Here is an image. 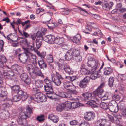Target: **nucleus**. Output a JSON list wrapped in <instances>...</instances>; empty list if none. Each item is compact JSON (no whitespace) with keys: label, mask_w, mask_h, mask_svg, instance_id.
I'll list each match as a JSON object with an SVG mask.
<instances>
[{"label":"nucleus","mask_w":126,"mask_h":126,"mask_svg":"<svg viewBox=\"0 0 126 126\" xmlns=\"http://www.w3.org/2000/svg\"><path fill=\"white\" fill-rule=\"evenodd\" d=\"M11 88L13 91L16 93L18 94V92L20 91V88L18 85H15L11 87Z\"/></svg>","instance_id":"58836bf2"},{"label":"nucleus","mask_w":126,"mask_h":126,"mask_svg":"<svg viewBox=\"0 0 126 126\" xmlns=\"http://www.w3.org/2000/svg\"><path fill=\"white\" fill-rule=\"evenodd\" d=\"M60 79L63 80V78L58 73L56 72V76H51V79L53 82L57 86H59L61 83Z\"/></svg>","instance_id":"39448f33"},{"label":"nucleus","mask_w":126,"mask_h":126,"mask_svg":"<svg viewBox=\"0 0 126 126\" xmlns=\"http://www.w3.org/2000/svg\"><path fill=\"white\" fill-rule=\"evenodd\" d=\"M28 77V75L26 73H22L20 75V78L23 80H24Z\"/></svg>","instance_id":"4d7b16f0"},{"label":"nucleus","mask_w":126,"mask_h":126,"mask_svg":"<svg viewBox=\"0 0 126 126\" xmlns=\"http://www.w3.org/2000/svg\"><path fill=\"white\" fill-rule=\"evenodd\" d=\"M110 30L116 33H120L122 31L121 29L115 25H113L111 27Z\"/></svg>","instance_id":"b1692460"},{"label":"nucleus","mask_w":126,"mask_h":126,"mask_svg":"<svg viewBox=\"0 0 126 126\" xmlns=\"http://www.w3.org/2000/svg\"><path fill=\"white\" fill-rule=\"evenodd\" d=\"M64 41V39L63 38L57 36L55 38L54 43L60 45Z\"/></svg>","instance_id":"cd10ccee"},{"label":"nucleus","mask_w":126,"mask_h":126,"mask_svg":"<svg viewBox=\"0 0 126 126\" xmlns=\"http://www.w3.org/2000/svg\"><path fill=\"white\" fill-rule=\"evenodd\" d=\"M53 93H49L48 92L46 94H47V97L48 98L51 99H53L54 98L52 95H53Z\"/></svg>","instance_id":"0e129e2a"},{"label":"nucleus","mask_w":126,"mask_h":126,"mask_svg":"<svg viewBox=\"0 0 126 126\" xmlns=\"http://www.w3.org/2000/svg\"><path fill=\"white\" fill-rule=\"evenodd\" d=\"M17 39H16L14 41H12V44L13 46L14 47L17 46H18V43L16 40Z\"/></svg>","instance_id":"680f3d73"},{"label":"nucleus","mask_w":126,"mask_h":126,"mask_svg":"<svg viewBox=\"0 0 126 126\" xmlns=\"http://www.w3.org/2000/svg\"><path fill=\"white\" fill-rule=\"evenodd\" d=\"M109 109L111 112L116 113L118 111V107L117 105V106L111 107L109 108Z\"/></svg>","instance_id":"a19ab883"},{"label":"nucleus","mask_w":126,"mask_h":126,"mask_svg":"<svg viewBox=\"0 0 126 126\" xmlns=\"http://www.w3.org/2000/svg\"><path fill=\"white\" fill-rule=\"evenodd\" d=\"M113 3L112 2H110L109 3H105L102 4V6L103 9L106 10H108L111 8L113 6Z\"/></svg>","instance_id":"6ab92c4d"},{"label":"nucleus","mask_w":126,"mask_h":126,"mask_svg":"<svg viewBox=\"0 0 126 126\" xmlns=\"http://www.w3.org/2000/svg\"><path fill=\"white\" fill-rule=\"evenodd\" d=\"M99 105L100 107L103 109L105 110L109 109V105L107 103L102 102Z\"/></svg>","instance_id":"ea45409f"},{"label":"nucleus","mask_w":126,"mask_h":126,"mask_svg":"<svg viewBox=\"0 0 126 126\" xmlns=\"http://www.w3.org/2000/svg\"><path fill=\"white\" fill-rule=\"evenodd\" d=\"M112 97L113 99L117 101L119 100L120 98V96L119 95L117 94H114L112 95Z\"/></svg>","instance_id":"5fc2aeb1"},{"label":"nucleus","mask_w":126,"mask_h":126,"mask_svg":"<svg viewBox=\"0 0 126 126\" xmlns=\"http://www.w3.org/2000/svg\"><path fill=\"white\" fill-rule=\"evenodd\" d=\"M3 74L5 78L9 79L13 76L14 73L12 71H3Z\"/></svg>","instance_id":"412c9836"},{"label":"nucleus","mask_w":126,"mask_h":126,"mask_svg":"<svg viewBox=\"0 0 126 126\" xmlns=\"http://www.w3.org/2000/svg\"><path fill=\"white\" fill-rule=\"evenodd\" d=\"M74 99L75 101L71 102V109H75L80 106L79 103L77 102L79 101V99L77 98Z\"/></svg>","instance_id":"bb28decb"},{"label":"nucleus","mask_w":126,"mask_h":126,"mask_svg":"<svg viewBox=\"0 0 126 126\" xmlns=\"http://www.w3.org/2000/svg\"><path fill=\"white\" fill-rule=\"evenodd\" d=\"M59 96L62 98H69L71 96V94L65 92H63L60 93Z\"/></svg>","instance_id":"72a5a7b5"},{"label":"nucleus","mask_w":126,"mask_h":126,"mask_svg":"<svg viewBox=\"0 0 126 126\" xmlns=\"http://www.w3.org/2000/svg\"><path fill=\"white\" fill-rule=\"evenodd\" d=\"M24 82L27 84H29L31 82V79L30 77H28L25 79L24 80Z\"/></svg>","instance_id":"052dcab7"},{"label":"nucleus","mask_w":126,"mask_h":126,"mask_svg":"<svg viewBox=\"0 0 126 126\" xmlns=\"http://www.w3.org/2000/svg\"><path fill=\"white\" fill-rule=\"evenodd\" d=\"M64 10L62 11V14L63 15H68L70 12V10L68 9L65 8L64 9Z\"/></svg>","instance_id":"6e6d98bb"},{"label":"nucleus","mask_w":126,"mask_h":126,"mask_svg":"<svg viewBox=\"0 0 126 126\" xmlns=\"http://www.w3.org/2000/svg\"><path fill=\"white\" fill-rule=\"evenodd\" d=\"M102 100H105L108 99V95L107 94H105L103 96L101 95V97H100Z\"/></svg>","instance_id":"69168bd1"},{"label":"nucleus","mask_w":126,"mask_h":126,"mask_svg":"<svg viewBox=\"0 0 126 126\" xmlns=\"http://www.w3.org/2000/svg\"><path fill=\"white\" fill-rule=\"evenodd\" d=\"M63 105L64 109H65L67 108L71 109V103L70 102L67 101L63 103Z\"/></svg>","instance_id":"37998d69"},{"label":"nucleus","mask_w":126,"mask_h":126,"mask_svg":"<svg viewBox=\"0 0 126 126\" xmlns=\"http://www.w3.org/2000/svg\"><path fill=\"white\" fill-rule=\"evenodd\" d=\"M44 81L46 85H49L50 84V85H52V84L51 80L48 77H46L44 79Z\"/></svg>","instance_id":"8fccbe9b"},{"label":"nucleus","mask_w":126,"mask_h":126,"mask_svg":"<svg viewBox=\"0 0 126 126\" xmlns=\"http://www.w3.org/2000/svg\"><path fill=\"white\" fill-rule=\"evenodd\" d=\"M32 92L33 93V100L39 99L41 95L42 94V93H40L39 90L36 88H33Z\"/></svg>","instance_id":"2eb2a0df"},{"label":"nucleus","mask_w":126,"mask_h":126,"mask_svg":"<svg viewBox=\"0 0 126 126\" xmlns=\"http://www.w3.org/2000/svg\"><path fill=\"white\" fill-rule=\"evenodd\" d=\"M114 79V78L113 77H110L109 78L108 83L109 86L111 87L113 86Z\"/></svg>","instance_id":"a18cd8bd"},{"label":"nucleus","mask_w":126,"mask_h":126,"mask_svg":"<svg viewBox=\"0 0 126 126\" xmlns=\"http://www.w3.org/2000/svg\"><path fill=\"white\" fill-rule=\"evenodd\" d=\"M43 40V38L37 37L36 39V46L37 49H39L40 47Z\"/></svg>","instance_id":"2f4dec72"},{"label":"nucleus","mask_w":126,"mask_h":126,"mask_svg":"<svg viewBox=\"0 0 126 126\" xmlns=\"http://www.w3.org/2000/svg\"><path fill=\"white\" fill-rule=\"evenodd\" d=\"M104 83H102L96 90L94 92L93 94L94 96H98L99 97H101V95L104 91L103 87L104 86Z\"/></svg>","instance_id":"1a4fd4ad"},{"label":"nucleus","mask_w":126,"mask_h":126,"mask_svg":"<svg viewBox=\"0 0 126 126\" xmlns=\"http://www.w3.org/2000/svg\"><path fill=\"white\" fill-rule=\"evenodd\" d=\"M27 118V114L23 112H20L17 120L18 124L21 125L27 126V122L26 119Z\"/></svg>","instance_id":"20e7f679"},{"label":"nucleus","mask_w":126,"mask_h":126,"mask_svg":"<svg viewBox=\"0 0 126 126\" xmlns=\"http://www.w3.org/2000/svg\"><path fill=\"white\" fill-rule=\"evenodd\" d=\"M70 49L69 50L65 55L66 59L69 61L71 60L73 57V55Z\"/></svg>","instance_id":"a878e982"},{"label":"nucleus","mask_w":126,"mask_h":126,"mask_svg":"<svg viewBox=\"0 0 126 126\" xmlns=\"http://www.w3.org/2000/svg\"><path fill=\"white\" fill-rule=\"evenodd\" d=\"M36 120L39 122H42L45 120L44 116L43 114L39 115L37 117Z\"/></svg>","instance_id":"3c124183"},{"label":"nucleus","mask_w":126,"mask_h":126,"mask_svg":"<svg viewBox=\"0 0 126 126\" xmlns=\"http://www.w3.org/2000/svg\"><path fill=\"white\" fill-rule=\"evenodd\" d=\"M64 109L63 105V103L58 105L56 107V110L58 112H60Z\"/></svg>","instance_id":"49530a36"},{"label":"nucleus","mask_w":126,"mask_h":126,"mask_svg":"<svg viewBox=\"0 0 126 126\" xmlns=\"http://www.w3.org/2000/svg\"><path fill=\"white\" fill-rule=\"evenodd\" d=\"M55 38V36L54 35H48L45 36L44 39L46 42L49 44H54Z\"/></svg>","instance_id":"4468645a"},{"label":"nucleus","mask_w":126,"mask_h":126,"mask_svg":"<svg viewBox=\"0 0 126 126\" xmlns=\"http://www.w3.org/2000/svg\"><path fill=\"white\" fill-rule=\"evenodd\" d=\"M44 89L45 91L47 93H52L53 92V90L52 88V85H46L44 86Z\"/></svg>","instance_id":"5701e85b"},{"label":"nucleus","mask_w":126,"mask_h":126,"mask_svg":"<svg viewBox=\"0 0 126 126\" xmlns=\"http://www.w3.org/2000/svg\"><path fill=\"white\" fill-rule=\"evenodd\" d=\"M92 99H91L92 102L90 101H87V104L91 106L92 107L95 108H97L98 106L95 105V104L97 105H99L100 102L99 101V100L96 97H92Z\"/></svg>","instance_id":"9b49d317"},{"label":"nucleus","mask_w":126,"mask_h":126,"mask_svg":"<svg viewBox=\"0 0 126 126\" xmlns=\"http://www.w3.org/2000/svg\"><path fill=\"white\" fill-rule=\"evenodd\" d=\"M0 100L2 101H9V102L8 103L10 105L12 104L13 102L11 100H9L7 99V91L5 90V87H2L0 89Z\"/></svg>","instance_id":"7ed1b4c3"},{"label":"nucleus","mask_w":126,"mask_h":126,"mask_svg":"<svg viewBox=\"0 0 126 126\" xmlns=\"http://www.w3.org/2000/svg\"><path fill=\"white\" fill-rule=\"evenodd\" d=\"M25 51L22 54L18 55V59L20 62L22 63L27 64L28 63V57L27 54H28V49L26 48H23Z\"/></svg>","instance_id":"f03ea898"},{"label":"nucleus","mask_w":126,"mask_h":126,"mask_svg":"<svg viewBox=\"0 0 126 126\" xmlns=\"http://www.w3.org/2000/svg\"><path fill=\"white\" fill-rule=\"evenodd\" d=\"M100 76V75L98 74V72H95L94 73L92 74L89 77L90 79L93 80H95L98 78Z\"/></svg>","instance_id":"f704fd0d"},{"label":"nucleus","mask_w":126,"mask_h":126,"mask_svg":"<svg viewBox=\"0 0 126 126\" xmlns=\"http://www.w3.org/2000/svg\"><path fill=\"white\" fill-rule=\"evenodd\" d=\"M59 66L60 69L62 70H64L66 73L69 74H72L73 73V71L67 64L59 63Z\"/></svg>","instance_id":"0eeeda50"},{"label":"nucleus","mask_w":126,"mask_h":126,"mask_svg":"<svg viewBox=\"0 0 126 126\" xmlns=\"http://www.w3.org/2000/svg\"><path fill=\"white\" fill-rule=\"evenodd\" d=\"M79 126H90V125L88 122H85L81 123Z\"/></svg>","instance_id":"774afa93"},{"label":"nucleus","mask_w":126,"mask_h":126,"mask_svg":"<svg viewBox=\"0 0 126 126\" xmlns=\"http://www.w3.org/2000/svg\"><path fill=\"white\" fill-rule=\"evenodd\" d=\"M110 121L105 119H100L95 123L94 126H110Z\"/></svg>","instance_id":"423d86ee"},{"label":"nucleus","mask_w":126,"mask_h":126,"mask_svg":"<svg viewBox=\"0 0 126 126\" xmlns=\"http://www.w3.org/2000/svg\"><path fill=\"white\" fill-rule=\"evenodd\" d=\"M43 35L40 31H38L36 34V35L37 37H39L40 38H43Z\"/></svg>","instance_id":"bf43d9fd"},{"label":"nucleus","mask_w":126,"mask_h":126,"mask_svg":"<svg viewBox=\"0 0 126 126\" xmlns=\"http://www.w3.org/2000/svg\"><path fill=\"white\" fill-rule=\"evenodd\" d=\"M48 118L55 123H56L59 120L58 117L57 116L53 114H49Z\"/></svg>","instance_id":"393cba45"},{"label":"nucleus","mask_w":126,"mask_h":126,"mask_svg":"<svg viewBox=\"0 0 126 126\" xmlns=\"http://www.w3.org/2000/svg\"><path fill=\"white\" fill-rule=\"evenodd\" d=\"M7 61L6 59L4 56H0V66L1 67L4 66V64Z\"/></svg>","instance_id":"7c9ffc66"},{"label":"nucleus","mask_w":126,"mask_h":126,"mask_svg":"<svg viewBox=\"0 0 126 126\" xmlns=\"http://www.w3.org/2000/svg\"><path fill=\"white\" fill-rule=\"evenodd\" d=\"M36 53L37 55L39 57H40L42 58H44L46 55V53L44 52H40L37 51Z\"/></svg>","instance_id":"de8ad7c7"},{"label":"nucleus","mask_w":126,"mask_h":126,"mask_svg":"<svg viewBox=\"0 0 126 126\" xmlns=\"http://www.w3.org/2000/svg\"><path fill=\"white\" fill-rule=\"evenodd\" d=\"M99 63L97 60H95L92 58L88 59V65L90 67L88 70L85 68L82 69L81 71L82 74L84 75H88L91 74L98 68L99 66Z\"/></svg>","instance_id":"f257e3e1"},{"label":"nucleus","mask_w":126,"mask_h":126,"mask_svg":"<svg viewBox=\"0 0 126 126\" xmlns=\"http://www.w3.org/2000/svg\"><path fill=\"white\" fill-rule=\"evenodd\" d=\"M95 114L93 112H87L84 116L85 119L87 121L93 120Z\"/></svg>","instance_id":"f3484780"},{"label":"nucleus","mask_w":126,"mask_h":126,"mask_svg":"<svg viewBox=\"0 0 126 126\" xmlns=\"http://www.w3.org/2000/svg\"><path fill=\"white\" fill-rule=\"evenodd\" d=\"M112 72V70L110 67H106L104 69V74L105 75H108Z\"/></svg>","instance_id":"c756f323"},{"label":"nucleus","mask_w":126,"mask_h":126,"mask_svg":"<svg viewBox=\"0 0 126 126\" xmlns=\"http://www.w3.org/2000/svg\"><path fill=\"white\" fill-rule=\"evenodd\" d=\"M38 63L40 68L43 70L45 69L47 67V65L43 60H40L38 61Z\"/></svg>","instance_id":"a211bd4d"},{"label":"nucleus","mask_w":126,"mask_h":126,"mask_svg":"<svg viewBox=\"0 0 126 126\" xmlns=\"http://www.w3.org/2000/svg\"><path fill=\"white\" fill-rule=\"evenodd\" d=\"M39 99L41 102H45L47 101V98L45 95L42 94L41 95Z\"/></svg>","instance_id":"864d4df0"},{"label":"nucleus","mask_w":126,"mask_h":126,"mask_svg":"<svg viewBox=\"0 0 126 126\" xmlns=\"http://www.w3.org/2000/svg\"><path fill=\"white\" fill-rule=\"evenodd\" d=\"M77 56H75V59L77 61V62L81 61L82 60V57L80 55V54Z\"/></svg>","instance_id":"e2e57ef3"},{"label":"nucleus","mask_w":126,"mask_h":126,"mask_svg":"<svg viewBox=\"0 0 126 126\" xmlns=\"http://www.w3.org/2000/svg\"><path fill=\"white\" fill-rule=\"evenodd\" d=\"M32 64H27L26 67V69L28 73H29L31 77L33 78L32 74L31 72V69L33 67Z\"/></svg>","instance_id":"c9c22d12"},{"label":"nucleus","mask_w":126,"mask_h":126,"mask_svg":"<svg viewBox=\"0 0 126 126\" xmlns=\"http://www.w3.org/2000/svg\"><path fill=\"white\" fill-rule=\"evenodd\" d=\"M82 95L86 99L91 100L92 98V94L88 92H86L82 94Z\"/></svg>","instance_id":"e433bc0d"},{"label":"nucleus","mask_w":126,"mask_h":126,"mask_svg":"<svg viewBox=\"0 0 126 126\" xmlns=\"http://www.w3.org/2000/svg\"><path fill=\"white\" fill-rule=\"evenodd\" d=\"M3 76L1 72L0 71V87L2 88L3 84Z\"/></svg>","instance_id":"13d9d810"},{"label":"nucleus","mask_w":126,"mask_h":126,"mask_svg":"<svg viewBox=\"0 0 126 126\" xmlns=\"http://www.w3.org/2000/svg\"><path fill=\"white\" fill-rule=\"evenodd\" d=\"M63 86L66 89L71 92L74 91L75 90V86L70 82L67 81L63 82Z\"/></svg>","instance_id":"f8f14e48"},{"label":"nucleus","mask_w":126,"mask_h":126,"mask_svg":"<svg viewBox=\"0 0 126 126\" xmlns=\"http://www.w3.org/2000/svg\"><path fill=\"white\" fill-rule=\"evenodd\" d=\"M28 53L27 55L28 57V63H31L34 66H36V57L35 55L31 52L29 50Z\"/></svg>","instance_id":"6e6552de"},{"label":"nucleus","mask_w":126,"mask_h":126,"mask_svg":"<svg viewBox=\"0 0 126 126\" xmlns=\"http://www.w3.org/2000/svg\"><path fill=\"white\" fill-rule=\"evenodd\" d=\"M36 85L38 88H41L43 85V82L41 80H38L36 81Z\"/></svg>","instance_id":"79ce46f5"},{"label":"nucleus","mask_w":126,"mask_h":126,"mask_svg":"<svg viewBox=\"0 0 126 126\" xmlns=\"http://www.w3.org/2000/svg\"><path fill=\"white\" fill-rule=\"evenodd\" d=\"M46 59L47 62L49 63H52L53 61V57L51 55H47L46 57Z\"/></svg>","instance_id":"c03bdc74"},{"label":"nucleus","mask_w":126,"mask_h":126,"mask_svg":"<svg viewBox=\"0 0 126 126\" xmlns=\"http://www.w3.org/2000/svg\"><path fill=\"white\" fill-rule=\"evenodd\" d=\"M18 94L21 96V99L22 100H25L28 97V95L27 93L25 92L20 90L18 92Z\"/></svg>","instance_id":"4be33fe9"},{"label":"nucleus","mask_w":126,"mask_h":126,"mask_svg":"<svg viewBox=\"0 0 126 126\" xmlns=\"http://www.w3.org/2000/svg\"><path fill=\"white\" fill-rule=\"evenodd\" d=\"M71 51L72 52V53L73 56H77V55H79L80 54V50L79 49H76L72 48L70 49Z\"/></svg>","instance_id":"4c0bfd02"},{"label":"nucleus","mask_w":126,"mask_h":126,"mask_svg":"<svg viewBox=\"0 0 126 126\" xmlns=\"http://www.w3.org/2000/svg\"><path fill=\"white\" fill-rule=\"evenodd\" d=\"M108 117L111 122L116 124H118L119 123L120 121L119 119H120L121 118V116L119 115H117L114 117H113L111 115H108Z\"/></svg>","instance_id":"ddd939ff"},{"label":"nucleus","mask_w":126,"mask_h":126,"mask_svg":"<svg viewBox=\"0 0 126 126\" xmlns=\"http://www.w3.org/2000/svg\"><path fill=\"white\" fill-rule=\"evenodd\" d=\"M81 38L80 35L78 34L74 37L73 41L74 42L79 44V43Z\"/></svg>","instance_id":"473e14b6"},{"label":"nucleus","mask_w":126,"mask_h":126,"mask_svg":"<svg viewBox=\"0 0 126 126\" xmlns=\"http://www.w3.org/2000/svg\"><path fill=\"white\" fill-rule=\"evenodd\" d=\"M109 108L111 107L117 106V104L114 100H111L108 104Z\"/></svg>","instance_id":"09e8293b"},{"label":"nucleus","mask_w":126,"mask_h":126,"mask_svg":"<svg viewBox=\"0 0 126 126\" xmlns=\"http://www.w3.org/2000/svg\"><path fill=\"white\" fill-rule=\"evenodd\" d=\"M3 115L6 118H7L9 116V112L7 111H5L3 113Z\"/></svg>","instance_id":"338daca9"},{"label":"nucleus","mask_w":126,"mask_h":126,"mask_svg":"<svg viewBox=\"0 0 126 126\" xmlns=\"http://www.w3.org/2000/svg\"><path fill=\"white\" fill-rule=\"evenodd\" d=\"M19 66L17 64H16L13 65L11 67V69L13 70L12 71L14 73L18 75L20 74V72L18 68Z\"/></svg>","instance_id":"aec40b11"},{"label":"nucleus","mask_w":126,"mask_h":126,"mask_svg":"<svg viewBox=\"0 0 126 126\" xmlns=\"http://www.w3.org/2000/svg\"><path fill=\"white\" fill-rule=\"evenodd\" d=\"M90 78L88 76H86L83 79L81 80L79 84L80 87L82 88H84L87 86L89 82Z\"/></svg>","instance_id":"dca6fc26"},{"label":"nucleus","mask_w":126,"mask_h":126,"mask_svg":"<svg viewBox=\"0 0 126 126\" xmlns=\"http://www.w3.org/2000/svg\"><path fill=\"white\" fill-rule=\"evenodd\" d=\"M32 108H30L29 106H27L26 108L24 109L23 112H23L25 113L26 114L28 115V117H29V115H30V114L32 113Z\"/></svg>","instance_id":"c85d7f7f"},{"label":"nucleus","mask_w":126,"mask_h":126,"mask_svg":"<svg viewBox=\"0 0 126 126\" xmlns=\"http://www.w3.org/2000/svg\"><path fill=\"white\" fill-rule=\"evenodd\" d=\"M13 99L14 102H17L19 100L21 99V96H20L19 94L14 96L13 97Z\"/></svg>","instance_id":"603ef678"},{"label":"nucleus","mask_w":126,"mask_h":126,"mask_svg":"<svg viewBox=\"0 0 126 126\" xmlns=\"http://www.w3.org/2000/svg\"><path fill=\"white\" fill-rule=\"evenodd\" d=\"M32 70H33L32 72V74L33 73H34L37 76L41 77L43 78H44V75L43 74L41 69L38 67L36 66H34L32 68Z\"/></svg>","instance_id":"9d476101"}]
</instances>
